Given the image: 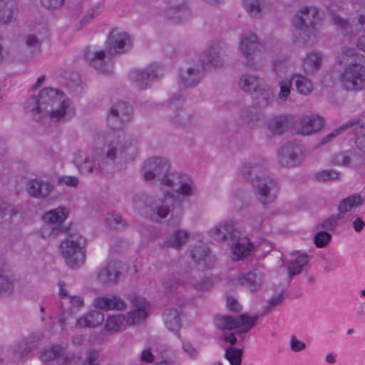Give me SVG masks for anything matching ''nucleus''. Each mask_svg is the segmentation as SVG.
Instances as JSON below:
<instances>
[{
    "instance_id": "obj_26",
    "label": "nucleus",
    "mask_w": 365,
    "mask_h": 365,
    "mask_svg": "<svg viewBox=\"0 0 365 365\" xmlns=\"http://www.w3.org/2000/svg\"><path fill=\"white\" fill-rule=\"evenodd\" d=\"M365 128V118H359L356 120H349L338 128L325 135L322 140V144L331 141L334 138L344 132H358L359 128Z\"/></svg>"
},
{
    "instance_id": "obj_10",
    "label": "nucleus",
    "mask_w": 365,
    "mask_h": 365,
    "mask_svg": "<svg viewBox=\"0 0 365 365\" xmlns=\"http://www.w3.org/2000/svg\"><path fill=\"white\" fill-rule=\"evenodd\" d=\"M252 189L256 199L262 205H268L276 200L279 185L273 178L262 175L253 181Z\"/></svg>"
},
{
    "instance_id": "obj_39",
    "label": "nucleus",
    "mask_w": 365,
    "mask_h": 365,
    "mask_svg": "<svg viewBox=\"0 0 365 365\" xmlns=\"http://www.w3.org/2000/svg\"><path fill=\"white\" fill-rule=\"evenodd\" d=\"M104 314L98 311L89 312L86 316L79 318L76 324L78 328H94L101 324L104 321Z\"/></svg>"
},
{
    "instance_id": "obj_24",
    "label": "nucleus",
    "mask_w": 365,
    "mask_h": 365,
    "mask_svg": "<svg viewBox=\"0 0 365 365\" xmlns=\"http://www.w3.org/2000/svg\"><path fill=\"white\" fill-rule=\"evenodd\" d=\"M121 272L116 262H110L101 269L97 274L98 281L106 286L116 284Z\"/></svg>"
},
{
    "instance_id": "obj_56",
    "label": "nucleus",
    "mask_w": 365,
    "mask_h": 365,
    "mask_svg": "<svg viewBox=\"0 0 365 365\" xmlns=\"http://www.w3.org/2000/svg\"><path fill=\"white\" fill-rule=\"evenodd\" d=\"M187 284V281L182 279L177 276L168 278L164 282L165 292L168 294L175 290L178 285Z\"/></svg>"
},
{
    "instance_id": "obj_46",
    "label": "nucleus",
    "mask_w": 365,
    "mask_h": 365,
    "mask_svg": "<svg viewBox=\"0 0 365 365\" xmlns=\"http://www.w3.org/2000/svg\"><path fill=\"white\" fill-rule=\"evenodd\" d=\"M126 324V319L123 314H115L108 317L105 328L108 331L117 332L121 330Z\"/></svg>"
},
{
    "instance_id": "obj_6",
    "label": "nucleus",
    "mask_w": 365,
    "mask_h": 365,
    "mask_svg": "<svg viewBox=\"0 0 365 365\" xmlns=\"http://www.w3.org/2000/svg\"><path fill=\"white\" fill-rule=\"evenodd\" d=\"M321 19L314 6H304L293 17L292 24L299 35V43L312 46L317 42Z\"/></svg>"
},
{
    "instance_id": "obj_47",
    "label": "nucleus",
    "mask_w": 365,
    "mask_h": 365,
    "mask_svg": "<svg viewBox=\"0 0 365 365\" xmlns=\"http://www.w3.org/2000/svg\"><path fill=\"white\" fill-rule=\"evenodd\" d=\"M105 221L108 227L110 229L123 230L128 227L126 221L117 212H108L106 217Z\"/></svg>"
},
{
    "instance_id": "obj_20",
    "label": "nucleus",
    "mask_w": 365,
    "mask_h": 365,
    "mask_svg": "<svg viewBox=\"0 0 365 365\" xmlns=\"http://www.w3.org/2000/svg\"><path fill=\"white\" fill-rule=\"evenodd\" d=\"M339 63L344 68L365 71L364 56L359 53L354 48H344L339 57Z\"/></svg>"
},
{
    "instance_id": "obj_52",
    "label": "nucleus",
    "mask_w": 365,
    "mask_h": 365,
    "mask_svg": "<svg viewBox=\"0 0 365 365\" xmlns=\"http://www.w3.org/2000/svg\"><path fill=\"white\" fill-rule=\"evenodd\" d=\"M243 6L245 11L252 17H259L261 14L260 0H244Z\"/></svg>"
},
{
    "instance_id": "obj_8",
    "label": "nucleus",
    "mask_w": 365,
    "mask_h": 365,
    "mask_svg": "<svg viewBox=\"0 0 365 365\" xmlns=\"http://www.w3.org/2000/svg\"><path fill=\"white\" fill-rule=\"evenodd\" d=\"M186 197L178 196L175 192L168 189L160 196L151 195L148 202V207L145 217L153 221L158 222L165 218L170 212V205L172 202L183 200Z\"/></svg>"
},
{
    "instance_id": "obj_42",
    "label": "nucleus",
    "mask_w": 365,
    "mask_h": 365,
    "mask_svg": "<svg viewBox=\"0 0 365 365\" xmlns=\"http://www.w3.org/2000/svg\"><path fill=\"white\" fill-rule=\"evenodd\" d=\"M178 5H171L168 9L166 15L175 22L179 23L189 17L190 12L186 6L182 4V0H177Z\"/></svg>"
},
{
    "instance_id": "obj_43",
    "label": "nucleus",
    "mask_w": 365,
    "mask_h": 365,
    "mask_svg": "<svg viewBox=\"0 0 365 365\" xmlns=\"http://www.w3.org/2000/svg\"><path fill=\"white\" fill-rule=\"evenodd\" d=\"M165 327L168 330L177 331L181 327L180 312L178 309H166L163 312Z\"/></svg>"
},
{
    "instance_id": "obj_38",
    "label": "nucleus",
    "mask_w": 365,
    "mask_h": 365,
    "mask_svg": "<svg viewBox=\"0 0 365 365\" xmlns=\"http://www.w3.org/2000/svg\"><path fill=\"white\" fill-rule=\"evenodd\" d=\"M322 63V55L321 53L309 52L302 61V68L307 74L312 75L320 69Z\"/></svg>"
},
{
    "instance_id": "obj_21",
    "label": "nucleus",
    "mask_w": 365,
    "mask_h": 365,
    "mask_svg": "<svg viewBox=\"0 0 365 365\" xmlns=\"http://www.w3.org/2000/svg\"><path fill=\"white\" fill-rule=\"evenodd\" d=\"M54 189L53 182L41 179L29 180L26 185L28 194L37 199H43L48 196Z\"/></svg>"
},
{
    "instance_id": "obj_29",
    "label": "nucleus",
    "mask_w": 365,
    "mask_h": 365,
    "mask_svg": "<svg viewBox=\"0 0 365 365\" xmlns=\"http://www.w3.org/2000/svg\"><path fill=\"white\" fill-rule=\"evenodd\" d=\"M93 304L96 308L103 311H122L126 307L125 302L120 297L116 295H113L111 297H97L94 300Z\"/></svg>"
},
{
    "instance_id": "obj_45",
    "label": "nucleus",
    "mask_w": 365,
    "mask_h": 365,
    "mask_svg": "<svg viewBox=\"0 0 365 365\" xmlns=\"http://www.w3.org/2000/svg\"><path fill=\"white\" fill-rule=\"evenodd\" d=\"M292 81H294V85L298 93L302 95H308L313 90L312 81L301 74H293Z\"/></svg>"
},
{
    "instance_id": "obj_36",
    "label": "nucleus",
    "mask_w": 365,
    "mask_h": 365,
    "mask_svg": "<svg viewBox=\"0 0 365 365\" xmlns=\"http://www.w3.org/2000/svg\"><path fill=\"white\" fill-rule=\"evenodd\" d=\"M19 212L18 206L0 199V229L6 228L10 225L11 219Z\"/></svg>"
},
{
    "instance_id": "obj_63",
    "label": "nucleus",
    "mask_w": 365,
    "mask_h": 365,
    "mask_svg": "<svg viewBox=\"0 0 365 365\" xmlns=\"http://www.w3.org/2000/svg\"><path fill=\"white\" fill-rule=\"evenodd\" d=\"M365 128L358 130V132H353L355 134V143L358 149L365 154V134L364 130Z\"/></svg>"
},
{
    "instance_id": "obj_5",
    "label": "nucleus",
    "mask_w": 365,
    "mask_h": 365,
    "mask_svg": "<svg viewBox=\"0 0 365 365\" xmlns=\"http://www.w3.org/2000/svg\"><path fill=\"white\" fill-rule=\"evenodd\" d=\"M211 235L216 240L227 242L231 246L233 260L246 257L251 251L249 240L241 237V232L235 227L232 221L223 222L216 225L211 231Z\"/></svg>"
},
{
    "instance_id": "obj_30",
    "label": "nucleus",
    "mask_w": 365,
    "mask_h": 365,
    "mask_svg": "<svg viewBox=\"0 0 365 365\" xmlns=\"http://www.w3.org/2000/svg\"><path fill=\"white\" fill-rule=\"evenodd\" d=\"M264 83V80L257 76L243 73L239 78L238 85L241 90L252 96Z\"/></svg>"
},
{
    "instance_id": "obj_35",
    "label": "nucleus",
    "mask_w": 365,
    "mask_h": 365,
    "mask_svg": "<svg viewBox=\"0 0 365 365\" xmlns=\"http://www.w3.org/2000/svg\"><path fill=\"white\" fill-rule=\"evenodd\" d=\"M220 47L217 43L212 44L203 53L202 62L203 66L217 68L223 65V59L220 56Z\"/></svg>"
},
{
    "instance_id": "obj_1",
    "label": "nucleus",
    "mask_w": 365,
    "mask_h": 365,
    "mask_svg": "<svg viewBox=\"0 0 365 365\" xmlns=\"http://www.w3.org/2000/svg\"><path fill=\"white\" fill-rule=\"evenodd\" d=\"M100 138L96 140L95 150L99 155L96 160L99 170L105 173L113 172L117 164L133 160L138 152L137 140L125 133L106 137L103 148H99Z\"/></svg>"
},
{
    "instance_id": "obj_3",
    "label": "nucleus",
    "mask_w": 365,
    "mask_h": 365,
    "mask_svg": "<svg viewBox=\"0 0 365 365\" xmlns=\"http://www.w3.org/2000/svg\"><path fill=\"white\" fill-rule=\"evenodd\" d=\"M27 112L41 116H49L56 121H65L74 115L71 101L57 89L45 88L24 103Z\"/></svg>"
},
{
    "instance_id": "obj_16",
    "label": "nucleus",
    "mask_w": 365,
    "mask_h": 365,
    "mask_svg": "<svg viewBox=\"0 0 365 365\" xmlns=\"http://www.w3.org/2000/svg\"><path fill=\"white\" fill-rule=\"evenodd\" d=\"M41 359L43 362L56 360L57 365H76L78 359L61 345H53L45 349L41 354Z\"/></svg>"
},
{
    "instance_id": "obj_22",
    "label": "nucleus",
    "mask_w": 365,
    "mask_h": 365,
    "mask_svg": "<svg viewBox=\"0 0 365 365\" xmlns=\"http://www.w3.org/2000/svg\"><path fill=\"white\" fill-rule=\"evenodd\" d=\"M332 20L344 34H354L355 31H365V14L353 18L351 21L345 20L338 15H333Z\"/></svg>"
},
{
    "instance_id": "obj_55",
    "label": "nucleus",
    "mask_w": 365,
    "mask_h": 365,
    "mask_svg": "<svg viewBox=\"0 0 365 365\" xmlns=\"http://www.w3.org/2000/svg\"><path fill=\"white\" fill-rule=\"evenodd\" d=\"M339 178V173L334 170H323L314 175V179L318 182L333 180Z\"/></svg>"
},
{
    "instance_id": "obj_41",
    "label": "nucleus",
    "mask_w": 365,
    "mask_h": 365,
    "mask_svg": "<svg viewBox=\"0 0 365 365\" xmlns=\"http://www.w3.org/2000/svg\"><path fill=\"white\" fill-rule=\"evenodd\" d=\"M74 163L80 173L83 175L91 173L95 167V163L92 158L81 150L75 153Z\"/></svg>"
},
{
    "instance_id": "obj_32",
    "label": "nucleus",
    "mask_w": 365,
    "mask_h": 365,
    "mask_svg": "<svg viewBox=\"0 0 365 365\" xmlns=\"http://www.w3.org/2000/svg\"><path fill=\"white\" fill-rule=\"evenodd\" d=\"M240 284L251 292H257L263 284L262 274L257 271L241 274L238 277Z\"/></svg>"
},
{
    "instance_id": "obj_14",
    "label": "nucleus",
    "mask_w": 365,
    "mask_h": 365,
    "mask_svg": "<svg viewBox=\"0 0 365 365\" xmlns=\"http://www.w3.org/2000/svg\"><path fill=\"white\" fill-rule=\"evenodd\" d=\"M132 46L130 36L118 28H113L110 31L105 42L106 50L110 56L123 54L130 50Z\"/></svg>"
},
{
    "instance_id": "obj_58",
    "label": "nucleus",
    "mask_w": 365,
    "mask_h": 365,
    "mask_svg": "<svg viewBox=\"0 0 365 365\" xmlns=\"http://www.w3.org/2000/svg\"><path fill=\"white\" fill-rule=\"evenodd\" d=\"M344 218L342 212L331 215L330 217L323 221L322 226L324 229L329 231H334L338 226V221Z\"/></svg>"
},
{
    "instance_id": "obj_13",
    "label": "nucleus",
    "mask_w": 365,
    "mask_h": 365,
    "mask_svg": "<svg viewBox=\"0 0 365 365\" xmlns=\"http://www.w3.org/2000/svg\"><path fill=\"white\" fill-rule=\"evenodd\" d=\"M133 108L125 101L114 103L108 110L107 123L113 130L124 128L133 119Z\"/></svg>"
},
{
    "instance_id": "obj_40",
    "label": "nucleus",
    "mask_w": 365,
    "mask_h": 365,
    "mask_svg": "<svg viewBox=\"0 0 365 365\" xmlns=\"http://www.w3.org/2000/svg\"><path fill=\"white\" fill-rule=\"evenodd\" d=\"M17 12L18 7L14 0H0V23L11 22Z\"/></svg>"
},
{
    "instance_id": "obj_18",
    "label": "nucleus",
    "mask_w": 365,
    "mask_h": 365,
    "mask_svg": "<svg viewBox=\"0 0 365 365\" xmlns=\"http://www.w3.org/2000/svg\"><path fill=\"white\" fill-rule=\"evenodd\" d=\"M128 299L135 309L128 313L125 318L126 324L133 325L146 319V309L149 307L146 299L134 293L129 294Z\"/></svg>"
},
{
    "instance_id": "obj_64",
    "label": "nucleus",
    "mask_w": 365,
    "mask_h": 365,
    "mask_svg": "<svg viewBox=\"0 0 365 365\" xmlns=\"http://www.w3.org/2000/svg\"><path fill=\"white\" fill-rule=\"evenodd\" d=\"M78 182V178L76 176L65 175L59 178L60 183L70 187H76Z\"/></svg>"
},
{
    "instance_id": "obj_15",
    "label": "nucleus",
    "mask_w": 365,
    "mask_h": 365,
    "mask_svg": "<svg viewBox=\"0 0 365 365\" xmlns=\"http://www.w3.org/2000/svg\"><path fill=\"white\" fill-rule=\"evenodd\" d=\"M304 157V148L299 142L285 143L278 151V161L284 167L292 168L299 165Z\"/></svg>"
},
{
    "instance_id": "obj_9",
    "label": "nucleus",
    "mask_w": 365,
    "mask_h": 365,
    "mask_svg": "<svg viewBox=\"0 0 365 365\" xmlns=\"http://www.w3.org/2000/svg\"><path fill=\"white\" fill-rule=\"evenodd\" d=\"M262 45L258 37L254 34H245L242 35L239 43V49L244 58V64L251 68L257 69L258 63L257 58L262 52Z\"/></svg>"
},
{
    "instance_id": "obj_59",
    "label": "nucleus",
    "mask_w": 365,
    "mask_h": 365,
    "mask_svg": "<svg viewBox=\"0 0 365 365\" xmlns=\"http://www.w3.org/2000/svg\"><path fill=\"white\" fill-rule=\"evenodd\" d=\"M331 240V235L327 231H320L316 233L314 239L315 245L322 248L325 247Z\"/></svg>"
},
{
    "instance_id": "obj_19",
    "label": "nucleus",
    "mask_w": 365,
    "mask_h": 365,
    "mask_svg": "<svg viewBox=\"0 0 365 365\" xmlns=\"http://www.w3.org/2000/svg\"><path fill=\"white\" fill-rule=\"evenodd\" d=\"M343 87L347 91H359L365 87V71L344 68L340 75Z\"/></svg>"
},
{
    "instance_id": "obj_37",
    "label": "nucleus",
    "mask_w": 365,
    "mask_h": 365,
    "mask_svg": "<svg viewBox=\"0 0 365 365\" xmlns=\"http://www.w3.org/2000/svg\"><path fill=\"white\" fill-rule=\"evenodd\" d=\"M189 239V234L184 230H176L168 233L165 241L163 242V247L179 250Z\"/></svg>"
},
{
    "instance_id": "obj_33",
    "label": "nucleus",
    "mask_w": 365,
    "mask_h": 365,
    "mask_svg": "<svg viewBox=\"0 0 365 365\" xmlns=\"http://www.w3.org/2000/svg\"><path fill=\"white\" fill-rule=\"evenodd\" d=\"M251 96L259 108H264L272 104L274 95L272 88L265 82Z\"/></svg>"
},
{
    "instance_id": "obj_34",
    "label": "nucleus",
    "mask_w": 365,
    "mask_h": 365,
    "mask_svg": "<svg viewBox=\"0 0 365 365\" xmlns=\"http://www.w3.org/2000/svg\"><path fill=\"white\" fill-rule=\"evenodd\" d=\"M295 254L297 255L295 258L289 259L284 263L289 278L300 274L304 267L308 263V255L300 251H296Z\"/></svg>"
},
{
    "instance_id": "obj_49",
    "label": "nucleus",
    "mask_w": 365,
    "mask_h": 365,
    "mask_svg": "<svg viewBox=\"0 0 365 365\" xmlns=\"http://www.w3.org/2000/svg\"><path fill=\"white\" fill-rule=\"evenodd\" d=\"M192 259L200 264L203 263V267H207V260L210 258V250L205 246H195L191 250Z\"/></svg>"
},
{
    "instance_id": "obj_54",
    "label": "nucleus",
    "mask_w": 365,
    "mask_h": 365,
    "mask_svg": "<svg viewBox=\"0 0 365 365\" xmlns=\"http://www.w3.org/2000/svg\"><path fill=\"white\" fill-rule=\"evenodd\" d=\"M23 42L31 53H34L40 51L41 42L36 35H26L23 38Z\"/></svg>"
},
{
    "instance_id": "obj_17",
    "label": "nucleus",
    "mask_w": 365,
    "mask_h": 365,
    "mask_svg": "<svg viewBox=\"0 0 365 365\" xmlns=\"http://www.w3.org/2000/svg\"><path fill=\"white\" fill-rule=\"evenodd\" d=\"M83 56L86 62L98 71L105 74H110L113 71V63L110 61H106L104 51H97L89 47L85 49Z\"/></svg>"
},
{
    "instance_id": "obj_2",
    "label": "nucleus",
    "mask_w": 365,
    "mask_h": 365,
    "mask_svg": "<svg viewBox=\"0 0 365 365\" xmlns=\"http://www.w3.org/2000/svg\"><path fill=\"white\" fill-rule=\"evenodd\" d=\"M170 164L167 159L153 157L143 165V176L146 181L159 180L163 187L170 189L178 196L190 197L195 194V187L191 178L182 173H169Z\"/></svg>"
},
{
    "instance_id": "obj_28",
    "label": "nucleus",
    "mask_w": 365,
    "mask_h": 365,
    "mask_svg": "<svg viewBox=\"0 0 365 365\" xmlns=\"http://www.w3.org/2000/svg\"><path fill=\"white\" fill-rule=\"evenodd\" d=\"M322 126L323 119L319 115H305L299 119L297 130L302 135H309L319 130Z\"/></svg>"
},
{
    "instance_id": "obj_61",
    "label": "nucleus",
    "mask_w": 365,
    "mask_h": 365,
    "mask_svg": "<svg viewBox=\"0 0 365 365\" xmlns=\"http://www.w3.org/2000/svg\"><path fill=\"white\" fill-rule=\"evenodd\" d=\"M283 299L284 296L282 292L270 298L267 302V304L263 308L262 314H267L269 311L279 305L283 301Z\"/></svg>"
},
{
    "instance_id": "obj_27",
    "label": "nucleus",
    "mask_w": 365,
    "mask_h": 365,
    "mask_svg": "<svg viewBox=\"0 0 365 365\" xmlns=\"http://www.w3.org/2000/svg\"><path fill=\"white\" fill-rule=\"evenodd\" d=\"M182 103L183 99L179 96H174L170 100L171 109L176 110L174 115L170 117V120L176 126H185L190 123L191 119V116L180 108Z\"/></svg>"
},
{
    "instance_id": "obj_62",
    "label": "nucleus",
    "mask_w": 365,
    "mask_h": 365,
    "mask_svg": "<svg viewBox=\"0 0 365 365\" xmlns=\"http://www.w3.org/2000/svg\"><path fill=\"white\" fill-rule=\"evenodd\" d=\"M291 86L290 81H283L279 82L280 91L278 94V98L280 101L284 102L287 100L290 94Z\"/></svg>"
},
{
    "instance_id": "obj_11",
    "label": "nucleus",
    "mask_w": 365,
    "mask_h": 365,
    "mask_svg": "<svg viewBox=\"0 0 365 365\" xmlns=\"http://www.w3.org/2000/svg\"><path fill=\"white\" fill-rule=\"evenodd\" d=\"M165 68L160 63H154L143 69H133L129 78L139 89H146L151 81L160 80L165 74Z\"/></svg>"
},
{
    "instance_id": "obj_31",
    "label": "nucleus",
    "mask_w": 365,
    "mask_h": 365,
    "mask_svg": "<svg viewBox=\"0 0 365 365\" xmlns=\"http://www.w3.org/2000/svg\"><path fill=\"white\" fill-rule=\"evenodd\" d=\"M293 123V118L291 115H280L271 118L267 123V129L274 135H282Z\"/></svg>"
},
{
    "instance_id": "obj_23",
    "label": "nucleus",
    "mask_w": 365,
    "mask_h": 365,
    "mask_svg": "<svg viewBox=\"0 0 365 365\" xmlns=\"http://www.w3.org/2000/svg\"><path fill=\"white\" fill-rule=\"evenodd\" d=\"M264 168V161L262 160H253L245 162L239 169V175L245 180L252 184L257 178L262 176L259 174Z\"/></svg>"
},
{
    "instance_id": "obj_44",
    "label": "nucleus",
    "mask_w": 365,
    "mask_h": 365,
    "mask_svg": "<svg viewBox=\"0 0 365 365\" xmlns=\"http://www.w3.org/2000/svg\"><path fill=\"white\" fill-rule=\"evenodd\" d=\"M364 200L362 196L355 193L341 200L338 205V210L344 214L350 211L352 208L360 207L364 204Z\"/></svg>"
},
{
    "instance_id": "obj_50",
    "label": "nucleus",
    "mask_w": 365,
    "mask_h": 365,
    "mask_svg": "<svg viewBox=\"0 0 365 365\" xmlns=\"http://www.w3.org/2000/svg\"><path fill=\"white\" fill-rule=\"evenodd\" d=\"M151 195H147L143 192L137 193L133 196V205L135 210L140 214L145 215L148 207V200Z\"/></svg>"
},
{
    "instance_id": "obj_25",
    "label": "nucleus",
    "mask_w": 365,
    "mask_h": 365,
    "mask_svg": "<svg viewBox=\"0 0 365 365\" xmlns=\"http://www.w3.org/2000/svg\"><path fill=\"white\" fill-rule=\"evenodd\" d=\"M205 67L202 64H195L186 70H180L181 82L186 87H192L198 84L204 75Z\"/></svg>"
},
{
    "instance_id": "obj_53",
    "label": "nucleus",
    "mask_w": 365,
    "mask_h": 365,
    "mask_svg": "<svg viewBox=\"0 0 365 365\" xmlns=\"http://www.w3.org/2000/svg\"><path fill=\"white\" fill-rule=\"evenodd\" d=\"M240 118L242 122L250 125L251 123L257 121L259 118V115L255 110V108L247 107L241 110Z\"/></svg>"
},
{
    "instance_id": "obj_48",
    "label": "nucleus",
    "mask_w": 365,
    "mask_h": 365,
    "mask_svg": "<svg viewBox=\"0 0 365 365\" xmlns=\"http://www.w3.org/2000/svg\"><path fill=\"white\" fill-rule=\"evenodd\" d=\"M70 303L71 304V308L63 312L59 319V322L61 325H64L66 322L67 319L74 313L78 309L79 307L83 306V299L79 296H69Z\"/></svg>"
},
{
    "instance_id": "obj_7",
    "label": "nucleus",
    "mask_w": 365,
    "mask_h": 365,
    "mask_svg": "<svg viewBox=\"0 0 365 365\" xmlns=\"http://www.w3.org/2000/svg\"><path fill=\"white\" fill-rule=\"evenodd\" d=\"M86 239L78 233L70 234L60 245L61 255L66 264L73 269L81 266L86 259Z\"/></svg>"
},
{
    "instance_id": "obj_57",
    "label": "nucleus",
    "mask_w": 365,
    "mask_h": 365,
    "mask_svg": "<svg viewBox=\"0 0 365 365\" xmlns=\"http://www.w3.org/2000/svg\"><path fill=\"white\" fill-rule=\"evenodd\" d=\"M82 365H101L100 352L95 349L88 351Z\"/></svg>"
},
{
    "instance_id": "obj_4",
    "label": "nucleus",
    "mask_w": 365,
    "mask_h": 365,
    "mask_svg": "<svg viewBox=\"0 0 365 365\" xmlns=\"http://www.w3.org/2000/svg\"><path fill=\"white\" fill-rule=\"evenodd\" d=\"M259 319L257 315L250 317L247 314H242L236 317L232 316H219L215 318V326L223 331L222 339L229 342L230 346L225 349V357L230 365H240L242 361V350L232 347L237 341L234 333L228 334L226 331H235L237 334L247 333L256 324Z\"/></svg>"
},
{
    "instance_id": "obj_12",
    "label": "nucleus",
    "mask_w": 365,
    "mask_h": 365,
    "mask_svg": "<svg viewBox=\"0 0 365 365\" xmlns=\"http://www.w3.org/2000/svg\"><path fill=\"white\" fill-rule=\"evenodd\" d=\"M67 212L64 207H58L44 214L43 218L46 222L41 230L42 237H56L60 234L67 232V229L62 227L61 223L66 219Z\"/></svg>"
},
{
    "instance_id": "obj_51",
    "label": "nucleus",
    "mask_w": 365,
    "mask_h": 365,
    "mask_svg": "<svg viewBox=\"0 0 365 365\" xmlns=\"http://www.w3.org/2000/svg\"><path fill=\"white\" fill-rule=\"evenodd\" d=\"M352 155V150L336 153L332 156L331 163L334 165L351 167Z\"/></svg>"
},
{
    "instance_id": "obj_60",
    "label": "nucleus",
    "mask_w": 365,
    "mask_h": 365,
    "mask_svg": "<svg viewBox=\"0 0 365 365\" xmlns=\"http://www.w3.org/2000/svg\"><path fill=\"white\" fill-rule=\"evenodd\" d=\"M187 284L192 286L198 291H206L211 288L213 285L212 282L209 278H203L200 281L192 282L187 281Z\"/></svg>"
}]
</instances>
